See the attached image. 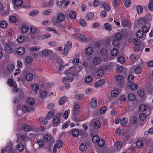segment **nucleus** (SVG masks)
I'll return each mask as SVG.
<instances>
[{
    "label": "nucleus",
    "mask_w": 153,
    "mask_h": 153,
    "mask_svg": "<svg viewBox=\"0 0 153 153\" xmlns=\"http://www.w3.org/2000/svg\"><path fill=\"white\" fill-rule=\"evenodd\" d=\"M62 145L63 142L60 140H58L55 144V147H57L58 148H60L62 146Z\"/></svg>",
    "instance_id": "nucleus-54"
},
{
    "label": "nucleus",
    "mask_w": 153,
    "mask_h": 153,
    "mask_svg": "<svg viewBox=\"0 0 153 153\" xmlns=\"http://www.w3.org/2000/svg\"><path fill=\"white\" fill-rule=\"evenodd\" d=\"M17 20L16 18L14 16H12L9 17V21L11 23H15L17 22Z\"/></svg>",
    "instance_id": "nucleus-30"
},
{
    "label": "nucleus",
    "mask_w": 153,
    "mask_h": 153,
    "mask_svg": "<svg viewBox=\"0 0 153 153\" xmlns=\"http://www.w3.org/2000/svg\"><path fill=\"white\" fill-rule=\"evenodd\" d=\"M76 12L74 11L71 12L69 14L70 18L72 19H75L76 17Z\"/></svg>",
    "instance_id": "nucleus-29"
},
{
    "label": "nucleus",
    "mask_w": 153,
    "mask_h": 153,
    "mask_svg": "<svg viewBox=\"0 0 153 153\" xmlns=\"http://www.w3.org/2000/svg\"><path fill=\"white\" fill-rule=\"evenodd\" d=\"M99 139V137L97 135L94 136L92 138V142L94 143H97Z\"/></svg>",
    "instance_id": "nucleus-47"
},
{
    "label": "nucleus",
    "mask_w": 153,
    "mask_h": 153,
    "mask_svg": "<svg viewBox=\"0 0 153 153\" xmlns=\"http://www.w3.org/2000/svg\"><path fill=\"white\" fill-rule=\"evenodd\" d=\"M22 128L24 131L26 132L29 131L31 130L30 126L27 124H23L22 126Z\"/></svg>",
    "instance_id": "nucleus-13"
},
{
    "label": "nucleus",
    "mask_w": 153,
    "mask_h": 153,
    "mask_svg": "<svg viewBox=\"0 0 153 153\" xmlns=\"http://www.w3.org/2000/svg\"><path fill=\"white\" fill-rule=\"evenodd\" d=\"M39 88V85L37 84H33L32 85V89L34 91H38Z\"/></svg>",
    "instance_id": "nucleus-53"
},
{
    "label": "nucleus",
    "mask_w": 153,
    "mask_h": 153,
    "mask_svg": "<svg viewBox=\"0 0 153 153\" xmlns=\"http://www.w3.org/2000/svg\"><path fill=\"white\" fill-rule=\"evenodd\" d=\"M25 49L23 47H19L16 49V52L19 55H22L25 53Z\"/></svg>",
    "instance_id": "nucleus-10"
},
{
    "label": "nucleus",
    "mask_w": 153,
    "mask_h": 153,
    "mask_svg": "<svg viewBox=\"0 0 153 153\" xmlns=\"http://www.w3.org/2000/svg\"><path fill=\"white\" fill-rule=\"evenodd\" d=\"M133 42L135 45L137 46V49H135V51H136V50L138 51H139L141 48L139 45L140 43V40L137 38H135L133 39Z\"/></svg>",
    "instance_id": "nucleus-5"
},
{
    "label": "nucleus",
    "mask_w": 153,
    "mask_h": 153,
    "mask_svg": "<svg viewBox=\"0 0 153 153\" xmlns=\"http://www.w3.org/2000/svg\"><path fill=\"white\" fill-rule=\"evenodd\" d=\"M8 71L10 72H12L14 68V66L12 64L9 65L7 67Z\"/></svg>",
    "instance_id": "nucleus-50"
},
{
    "label": "nucleus",
    "mask_w": 153,
    "mask_h": 153,
    "mask_svg": "<svg viewBox=\"0 0 153 153\" xmlns=\"http://www.w3.org/2000/svg\"><path fill=\"white\" fill-rule=\"evenodd\" d=\"M92 80V77L90 76H85V81L87 83L90 82Z\"/></svg>",
    "instance_id": "nucleus-33"
},
{
    "label": "nucleus",
    "mask_w": 153,
    "mask_h": 153,
    "mask_svg": "<svg viewBox=\"0 0 153 153\" xmlns=\"http://www.w3.org/2000/svg\"><path fill=\"white\" fill-rule=\"evenodd\" d=\"M71 131L72 136L74 137H78L79 134V131L78 129H72L71 130Z\"/></svg>",
    "instance_id": "nucleus-12"
},
{
    "label": "nucleus",
    "mask_w": 153,
    "mask_h": 153,
    "mask_svg": "<svg viewBox=\"0 0 153 153\" xmlns=\"http://www.w3.org/2000/svg\"><path fill=\"white\" fill-rule=\"evenodd\" d=\"M87 148V146L84 143H82L79 146V149L82 152H83L85 151Z\"/></svg>",
    "instance_id": "nucleus-37"
},
{
    "label": "nucleus",
    "mask_w": 153,
    "mask_h": 153,
    "mask_svg": "<svg viewBox=\"0 0 153 153\" xmlns=\"http://www.w3.org/2000/svg\"><path fill=\"white\" fill-rule=\"evenodd\" d=\"M122 38V35L120 33H118L116 34L115 39H118V40H120Z\"/></svg>",
    "instance_id": "nucleus-58"
},
{
    "label": "nucleus",
    "mask_w": 153,
    "mask_h": 153,
    "mask_svg": "<svg viewBox=\"0 0 153 153\" xmlns=\"http://www.w3.org/2000/svg\"><path fill=\"white\" fill-rule=\"evenodd\" d=\"M118 94V91L117 90L114 89L112 90L111 93V95L113 97H115L117 96Z\"/></svg>",
    "instance_id": "nucleus-36"
},
{
    "label": "nucleus",
    "mask_w": 153,
    "mask_h": 153,
    "mask_svg": "<svg viewBox=\"0 0 153 153\" xmlns=\"http://www.w3.org/2000/svg\"><path fill=\"white\" fill-rule=\"evenodd\" d=\"M122 25L123 27L130 28L131 25L129 22L126 20H123L122 22Z\"/></svg>",
    "instance_id": "nucleus-9"
},
{
    "label": "nucleus",
    "mask_w": 153,
    "mask_h": 153,
    "mask_svg": "<svg viewBox=\"0 0 153 153\" xmlns=\"http://www.w3.org/2000/svg\"><path fill=\"white\" fill-rule=\"evenodd\" d=\"M33 78V76L32 74L31 73H29L27 74L26 75L25 79L27 80L31 81L32 79Z\"/></svg>",
    "instance_id": "nucleus-26"
},
{
    "label": "nucleus",
    "mask_w": 153,
    "mask_h": 153,
    "mask_svg": "<svg viewBox=\"0 0 153 153\" xmlns=\"http://www.w3.org/2000/svg\"><path fill=\"white\" fill-rule=\"evenodd\" d=\"M66 24L65 23H59L57 25L58 27L61 30H63L66 28Z\"/></svg>",
    "instance_id": "nucleus-35"
},
{
    "label": "nucleus",
    "mask_w": 153,
    "mask_h": 153,
    "mask_svg": "<svg viewBox=\"0 0 153 153\" xmlns=\"http://www.w3.org/2000/svg\"><path fill=\"white\" fill-rule=\"evenodd\" d=\"M118 52V50L117 49H114L111 51V54L113 56L117 55Z\"/></svg>",
    "instance_id": "nucleus-51"
},
{
    "label": "nucleus",
    "mask_w": 153,
    "mask_h": 153,
    "mask_svg": "<svg viewBox=\"0 0 153 153\" xmlns=\"http://www.w3.org/2000/svg\"><path fill=\"white\" fill-rule=\"evenodd\" d=\"M105 83V80L104 79H101L95 83V86L96 87H100L104 85Z\"/></svg>",
    "instance_id": "nucleus-8"
},
{
    "label": "nucleus",
    "mask_w": 153,
    "mask_h": 153,
    "mask_svg": "<svg viewBox=\"0 0 153 153\" xmlns=\"http://www.w3.org/2000/svg\"><path fill=\"white\" fill-rule=\"evenodd\" d=\"M47 93L45 91H43L41 92L40 93V96L42 98H45L46 97Z\"/></svg>",
    "instance_id": "nucleus-61"
},
{
    "label": "nucleus",
    "mask_w": 153,
    "mask_h": 153,
    "mask_svg": "<svg viewBox=\"0 0 153 153\" xmlns=\"http://www.w3.org/2000/svg\"><path fill=\"white\" fill-rule=\"evenodd\" d=\"M35 102L34 99L32 97L28 98L27 100V103L28 104L32 105Z\"/></svg>",
    "instance_id": "nucleus-24"
},
{
    "label": "nucleus",
    "mask_w": 153,
    "mask_h": 153,
    "mask_svg": "<svg viewBox=\"0 0 153 153\" xmlns=\"http://www.w3.org/2000/svg\"><path fill=\"white\" fill-rule=\"evenodd\" d=\"M137 13H142L143 12V7L140 5H138L137 7Z\"/></svg>",
    "instance_id": "nucleus-46"
},
{
    "label": "nucleus",
    "mask_w": 153,
    "mask_h": 153,
    "mask_svg": "<svg viewBox=\"0 0 153 153\" xmlns=\"http://www.w3.org/2000/svg\"><path fill=\"white\" fill-rule=\"evenodd\" d=\"M90 104L91 108H95L97 105L96 99L95 97L93 98L91 100Z\"/></svg>",
    "instance_id": "nucleus-6"
},
{
    "label": "nucleus",
    "mask_w": 153,
    "mask_h": 153,
    "mask_svg": "<svg viewBox=\"0 0 153 153\" xmlns=\"http://www.w3.org/2000/svg\"><path fill=\"white\" fill-rule=\"evenodd\" d=\"M149 9L151 11H153V2H150L148 4Z\"/></svg>",
    "instance_id": "nucleus-62"
},
{
    "label": "nucleus",
    "mask_w": 153,
    "mask_h": 153,
    "mask_svg": "<svg viewBox=\"0 0 153 153\" xmlns=\"http://www.w3.org/2000/svg\"><path fill=\"white\" fill-rule=\"evenodd\" d=\"M94 14L92 13H89L87 14L86 18L87 19H91L94 17Z\"/></svg>",
    "instance_id": "nucleus-60"
},
{
    "label": "nucleus",
    "mask_w": 153,
    "mask_h": 153,
    "mask_svg": "<svg viewBox=\"0 0 153 153\" xmlns=\"http://www.w3.org/2000/svg\"><path fill=\"white\" fill-rule=\"evenodd\" d=\"M79 24L82 26L85 27L87 26L86 23L85 21L82 19H80L79 21Z\"/></svg>",
    "instance_id": "nucleus-55"
},
{
    "label": "nucleus",
    "mask_w": 153,
    "mask_h": 153,
    "mask_svg": "<svg viewBox=\"0 0 153 153\" xmlns=\"http://www.w3.org/2000/svg\"><path fill=\"white\" fill-rule=\"evenodd\" d=\"M52 51L51 50H48L47 49H44L42 51V54L43 56L46 57L48 56L49 53H51Z\"/></svg>",
    "instance_id": "nucleus-15"
},
{
    "label": "nucleus",
    "mask_w": 153,
    "mask_h": 153,
    "mask_svg": "<svg viewBox=\"0 0 153 153\" xmlns=\"http://www.w3.org/2000/svg\"><path fill=\"white\" fill-rule=\"evenodd\" d=\"M146 105L144 104H141L139 106V109L141 111H144L146 109Z\"/></svg>",
    "instance_id": "nucleus-59"
},
{
    "label": "nucleus",
    "mask_w": 153,
    "mask_h": 153,
    "mask_svg": "<svg viewBox=\"0 0 153 153\" xmlns=\"http://www.w3.org/2000/svg\"><path fill=\"white\" fill-rule=\"evenodd\" d=\"M7 23L5 21H2L0 22V26L3 28H5L7 27Z\"/></svg>",
    "instance_id": "nucleus-31"
},
{
    "label": "nucleus",
    "mask_w": 153,
    "mask_h": 153,
    "mask_svg": "<svg viewBox=\"0 0 153 153\" xmlns=\"http://www.w3.org/2000/svg\"><path fill=\"white\" fill-rule=\"evenodd\" d=\"M72 43L70 41L67 42L66 45L65 46L62 53L63 55L66 56L68 53L69 50L72 47Z\"/></svg>",
    "instance_id": "nucleus-1"
},
{
    "label": "nucleus",
    "mask_w": 153,
    "mask_h": 153,
    "mask_svg": "<svg viewBox=\"0 0 153 153\" xmlns=\"http://www.w3.org/2000/svg\"><path fill=\"white\" fill-rule=\"evenodd\" d=\"M93 52V48L90 47H88V48H87L85 49V53L88 55H91Z\"/></svg>",
    "instance_id": "nucleus-14"
},
{
    "label": "nucleus",
    "mask_w": 153,
    "mask_h": 153,
    "mask_svg": "<svg viewBox=\"0 0 153 153\" xmlns=\"http://www.w3.org/2000/svg\"><path fill=\"white\" fill-rule=\"evenodd\" d=\"M97 143L98 146H99L102 147L104 145L105 141L103 139H99Z\"/></svg>",
    "instance_id": "nucleus-52"
},
{
    "label": "nucleus",
    "mask_w": 153,
    "mask_h": 153,
    "mask_svg": "<svg viewBox=\"0 0 153 153\" xmlns=\"http://www.w3.org/2000/svg\"><path fill=\"white\" fill-rule=\"evenodd\" d=\"M134 77L132 75H130L128 77V81L129 83H132L134 82Z\"/></svg>",
    "instance_id": "nucleus-48"
},
{
    "label": "nucleus",
    "mask_w": 153,
    "mask_h": 153,
    "mask_svg": "<svg viewBox=\"0 0 153 153\" xmlns=\"http://www.w3.org/2000/svg\"><path fill=\"white\" fill-rule=\"evenodd\" d=\"M105 10L106 12H108L110 10V6L109 4L106 2H101L100 3Z\"/></svg>",
    "instance_id": "nucleus-7"
},
{
    "label": "nucleus",
    "mask_w": 153,
    "mask_h": 153,
    "mask_svg": "<svg viewBox=\"0 0 153 153\" xmlns=\"http://www.w3.org/2000/svg\"><path fill=\"white\" fill-rule=\"evenodd\" d=\"M54 113L52 111H49L46 115V118L48 119H51L54 116Z\"/></svg>",
    "instance_id": "nucleus-20"
},
{
    "label": "nucleus",
    "mask_w": 153,
    "mask_h": 153,
    "mask_svg": "<svg viewBox=\"0 0 153 153\" xmlns=\"http://www.w3.org/2000/svg\"><path fill=\"white\" fill-rule=\"evenodd\" d=\"M30 30L31 33L34 34L36 33L37 28L34 26H31L30 28Z\"/></svg>",
    "instance_id": "nucleus-56"
},
{
    "label": "nucleus",
    "mask_w": 153,
    "mask_h": 153,
    "mask_svg": "<svg viewBox=\"0 0 153 153\" xmlns=\"http://www.w3.org/2000/svg\"><path fill=\"white\" fill-rule=\"evenodd\" d=\"M137 93L138 95L140 97H143L145 94L144 91L141 90H139Z\"/></svg>",
    "instance_id": "nucleus-64"
},
{
    "label": "nucleus",
    "mask_w": 153,
    "mask_h": 153,
    "mask_svg": "<svg viewBox=\"0 0 153 153\" xmlns=\"http://www.w3.org/2000/svg\"><path fill=\"white\" fill-rule=\"evenodd\" d=\"M29 29V27L27 25L23 26L21 27V31L23 33H25L27 32Z\"/></svg>",
    "instance_id": "nucleus-22"
},
{
    "label": "nucleus",
    "mask_w": 153,
    "mask_h": 153,
    "mask_svg": "<svg viewBox=\"0 0 153 153\" xmlns=\"http://www.w3.org/2000/svg\"><path fill=\"white\" fill-rule=\"evenodd\" d=\"M100 62V59L98 57H96L94 58L93 60V63L96 65H98Z\"/></svg>",
    "instance_id": "nucleus-38"
},
{
    "label": "nucleus",
    "mask_w": 153,
    "mask_h": 153,
    "mask_svg": "<svg viewBox=\"0 0 153 153\" xmlns=\"http://www.w3.org/2000/svg\"><path fill=\"white\" fill-rule=\"evenodd\" d=\"M39 121L42 125H45L47 123V120L44 117H40L39 118Z\"/></svg>",
    "instance_id": "nucleus-42"
},
{
    "label": "nucleus",
    "mask_w": 153,
    "mask_h": 153,
    "mask_svg": "<svg viewBox=\"0 0 153 153\" xmlns=\"http://www.w3.org/2000/svg\"><path fill=\"white\" fill-rule=\"evenodd\" d=\"M52 137L50 135L48 134L45 135L44 137V139L45 141L46 142H49L51 140Z\"/></svg>",
    "instance_id": "nucleus-40"
},
{
    "label": "nucleus",
    "mask_w": 153,
    "mask_h": 153,
    "mask_svg": "<svg viewBox=\"0 0 153 153\" xmlns=\"http://www.w3.org/2000/svg\"><path fill=\"white\" fill-rule=\"evenodd\" d=\"M112 44L114 47H117L119 46L120 44V41L118 39H115L114 40Z\"/></svg>",
    "instance_id": "nucleus-39"
},
{
    "label": "nucleus",
    "mask_w": 153,
    "mask_h": 153,
    "mask_svg": "<svg viewBox=\"0 0 153 153\" xmlns=\"http://www.w3.org/2000/svg\"><path fill=\"white\" fill-rule=\"evenodd\" d=\"M121 124L122 126L126 125L128 122V121L126 117H123L120 120Z\"/></svg>",
    "instance_id": "nucleus-32"
},
{
    "label": "nucleus",
    "mask_w": 153,
    "mask_h": 153,
    "mask_svg": "<svg viewBox=\"0 0 153 153\" xmlns=\"http://www.w3.org/2000/svg\"><path fill=\"white\" fill-rule=\"evenodd\" d=\"M104 71L103 69L102 68L99 69L97 72V75L99 76H101L104 74Z\"/></svg>",
    "instance_id": "nucleus-25"
},
{
    "label": "nucleus",
    "mask_w": 153,
    "mask_h": 153,
    "mask_svg": "<svg viewBox=\"0 0 153 153\" xmlns=\"http://www.w3.org/2000/svg\"><path fill=\"white\" fill-rule=\"evenodd\" d=\"M138 85L136 84H132L130 86V88L132 90H136L137 88Z\"/></svg>",
    "instance_id": "nucleus-63"
},
{
    "label": "nucleus",
    "mask_w": 153,
    "mask_h": 153,
    "mask_svg": "<svg viewBox=\"0 0 153 153\" xmlns=\"http://www.w3.org/2000/svg\"><path fill=\"white\" fill-rule=\"evenodd\" d=\"M136 96L133 93H130L128 97V100L132 101L136 99Z\"/></svg>",
    "instance_id": "nucleus-19"
},
{
    "label": "nucleus",
    "mask_w": 153,
    "mask_h": 153,
    "mask_svg": "<svg viewBox=\"0 0 153 153\" xmlns=\"http://www.w3.org/2000/svg\"><path fill=\"white\" fill-rule=\"evenodd\" d=\"M17 149L19 152H22L24 150V146L22 144L20 143L17 145Z\"/></svg>",
    "instance_id": "nucleus-28"
},
{
    "label": "nucleus",
    "mask_w": 153,
    "mask_h": 153,
    "mask_svg": "<svg viewBox=\"0 0 153 153\" xmlns=\"http://www.w3.org/2000/svg\"><path fill=\"white\" fill-rule=\"evenodd\" d=\"M57 19L59 22H62L64 20L65 18V16L62 13L59 14L57 16Z\"/></svg>",
    "instance_id": "nucleus-18"
},
{
    "label": "nucleus",
    "mask_w": 153,
    "mask_h": 153,
    "mask_svg": "<svg viewBox=\"0 0 153 153\" xmlns=\"http://www.w3.org/2000/svg\"><path fill=\"white\" fill-rule=\"evenodd\" d=\"M100 52L101 55L102 56H105L107 53V50L104 48H102Z\"/></svg>",
    "instance_id": "nucleus-57"
},
{
    "label": "nucleus",
    "mask_w": 153,
    "mask_h": 153,
    "mask_svg": "<svg viewBox=\"0 0 153 153\" xmlns=\"http://www.w3.org/2000/svg\"><path fill=\"white\" fill-rule=\"evenodd\" d=\"M17 40L19 43H22L24 41V38L22 36L20 35L18 37Z\"/></svg>",
    "instance_id": "nucleus-49"
},
{
    "label": "nucleus",
    "mask_w": 153,
    "mask_h": 153,
    "mask_svg": "<svg viewBox=\"0 0 153 153\" xmlns=\"http://www.w3.org/2000/svg\"><path fill=\"white\" fill-rule=\"evenodd\" d=\"M76 69L75 68L70 67L67 70L64 72V74L66 75L70 74L73 76L76 75V73L75 72Z\"/></svg>",
    "instance_id": "nucleus-3"
},
{
    "label": "nucleus",
    "mask_w": 153,
    "mask_h": 153,
    "mask_svg": "<svg viewBox=\"0 0 153 153\" xmlns=\"http://www.w3.org/2000/svg\"><path fill=\"white\" fill-rule=\"evenodd\" d=\"M32 61L33 59L32 57L30 56H28L26 59L25 62L27 64H30L32 62Z\"/></svg>",
    "instance_id": "nucleus-41"
},
{
    "label": "nucleus",
    "mask_w": 153,
    "mask_h": 153,
    "mask_svg": "<svg viewBox=\"0 0 153 153\" xmlns=\"http://www.w3.org/2000/svg\"><path fill=\"white\" fill-rule=\"evenodd\" d=\"M13 45V43L11 42H8L6 44L4 48L5 51L8 53H12L13 50L12 49V46Z\"/></svg>",
    "instance_id": "nucleus-2"
},
{
    "label": "nucleus",
    "mask_w": 153,
    "mask_h": 153,
    "mask_svg": "<svg viewBox=\"0 0 153 153\" xmlns=\"http://www.w3.org/2000/svg\"><path fill=\"white\" fill-rule=\"evenodd\" d=\"M67 100V97L65 96H63L59 100V104L61 105H63Z\"/></svg>",
    "instance_id": "nucleus-17"
},
{
    "label": "nucleus",
    "mask_w": 153,
    "mask_h": 153,
    "mask_svg": "<svg viewBox=\"0 0 153 153\" xmlns=\"http://www.w3.org/2000/svg\"><path fill=\"white\" fill-rule=\"evenodd\" d=\"M25 138V135L19 134L17 138V142L18 143L22 142V141H23Z\"/></svg>",
    "instance_id": "nucleus-16"
},
{
    "label": "nucleus",
    "mask_w": 153,
    "mask_h": 153,
    "mask_svg": "<svg viewBox=\"0 0 153 153\" xmlns=\"http://www.w3.org/2000/svg\"><path fill=\"white\" fill-rule=\"evenodd\" d=\"M104 27L105 29L109 31H110L112 30V28L110 25L108 23L105 24Z\"/></svg>",
    "instance_id": "nucleus-43"
},
{
    "label": "nucleus",
    "mask_w": 153,
    "mask_h": 153,
    "mask_svg": "<svg viewBox=\"0 0 153 153\" xmlns=\"http://www.w3.org/2000/svg\"><path fill=\"white\" fill-rule=\"evenodd\" d=\"M136 145L137 147L141 148L143 146V142L141 140H138L136 142Z\"/></svg>",
    "instance_id": "nucleus-44"
},
{
    "label": "nucleus",
    "mask_w": 153,
    "mask_h": 153,
    "mask_svg": "<svg viewBox=\"0 0 153 153\" xmlns=\"http://www.w3.org/2000/svg\"><path fill=\"white\" fill-rule=\"evenodd\" d=\"M101 125V124L99 120L96 121L94 123V127L96 129L99 128Z\"/></svg>",
    "instance_id": "nucleus-23"
},
{
    "label": "nucleus",
    "mask_w": 153,
    "mask_h": 153,
    "mask_svg": "<svg viewBox=\"0 0 153 153\" xmlns=\"http://www.w3.org/2000/svg\"><path fill=\"white\" fill-rule=\"evenodd\" d=\"M12 2L14 5L15 9H17V7L22 5L23 1L22 0H13Z\"/></svg>",
    "instance_id": "nucleus-4"
},
{
    "label": "nucleus",
    "mask_w": 153,
    "mask_h": 153,
    "mask_svg": "<svg viewBox=\"0 0 153 153\" xmlns=\"http://www.w3.org/2000/svg\"><path fill=\"white\" fill-rule=\"evenodd\" d=\"M146 114L143 113L140 114L139 116V118L141 121H144L146 119Z\"/></svg>",
    "instance_id": "nucleus-34"
},
{
    "label": "nucleus",
    "mask_w": 153,
    "mask_h": 153,
    "mask_svg": "<svg viewBox=\"0 0 153 153\" xmlns=\"http://www.w3.org/2000/svg\"><path fill=\"white\" fill-rule=\"evenodd\" d=\"M53 123L56 125V126L58 125L60 123V119L59 117L57 116H54L53 119Z\"/></svg>",
    "instance_id": "nucleus-11"
},
{
    "label": "nucleus",
    "mask_w": 153,
    "mask_h": 153,
    "mask_svg": "<svg viewBox=\"0 0 153 153\" xmlns=\"http://www.w3.org/2000/svg\"><path fill=\"white\" fill-rule=\"evenodd\" d=\"M144 33L142 30H140L137 32L136 36L137 38H141L143 36Z\"/></svg>",
    "instance_id": "nucleus-21"
},
{
    "label": "nucleus",
    "mask_w": 153,
    "mask_h": 153,
    "mask_svg": "<svg viewBox=\"0 0 153 153\" xmlns=\"http://www.w3.org/2000/svg\"><path fill=\"white\" fill-rule=\"evenodd\" d=\"M137 119L135 116H133L131 118L130 123L132 124L136 123L137 122Z\"/></svg>",
    "instance_id": "nucleus-27"
},
{
    "label": "nucleus",
    "mask_w": 153,
    "mask_h": 153,
    "mask_svg": "<svg viewBox=\"0 0 153 153\" xmlns=\"http://www.w3.org/2000/svg\"><path fill=\"white\" fill-rule=\"evenodd\" d=\"M39 13V11L37 10L32 11L30 13L29 15L32 16H35L37 15Z\"/></svg>",
    "instance_id": "nucleus-45"
}]
</instances>
